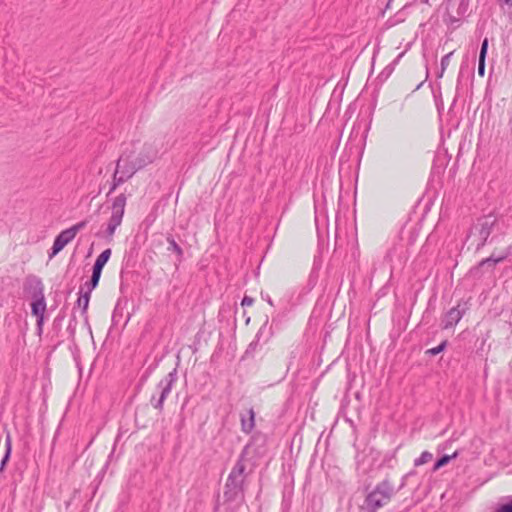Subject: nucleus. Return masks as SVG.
Wrapping results in <instances>:
<instances>
[{"instance_id": "1", "label": "nucleus", "mask_w": 512, "mask_h": 512, "mask_svg": "<svg viewBox=\"0 0 512 512\" xmlns=\"http://www.w3.org/2000/svg\"><path fill=\"white\" fill-rule=\"evenodd\" d=\"M246 448L240 454L238 460L230 471L224 490V497L228 501L243 498V485L246 478Z\"/></svg>"}, {"instance_id": "2", "label": "nucleus", "mask_w": 512, "mask_h": 512, "mask_svg": "<svg viewBox=\"0 0 512 512\" xmlns=\"http://www.w3.org/2000/svg\"><path fill=\"white\" fill-rule=\"evenodd\" d=\"M396 493L392 483L388 479L379 482L369 492L361 506V512H376L387 505Z\"/></svg>"}, {"instance_id": "3", "label": "nucleus", "mask_w": 512, "mask_h": 512, "mask_svg": "<svg viewBox=\"0 0 512 512\" xmlns=\"http://www.w3.org/2000/svg\"><path fill=\"white\" fill-rule=\"evenodd\" d=\"M149 157L143 159L141 161H135L134 159V150L132 151H124L121 156L116 161V167L114 173L124 181H128L130 178L134 176V174L147 166L149 164Z\"/></svg>"}, {"instance_id": "4", "label": "nucleus", "mask_w": 512, "mask_h": 512, "mask_svg": "<svg viewBox=\"0 0 512 512\" xmlns=\"http://www.w3.org/2000/svg\"><path fill=\"white\" fill-rule=\"evenodd\" d=\"M24 289L31 295L32 298V315L35 317L44 316L46 311V300L44 296V286L41 279L36 276L27 277Z\"/></svg>"}, {"instance_id": "5", "label": "nucleus", "mask_w": 512, "mask_h": 512, "mask_svg": "<svg viewBox=\"0 0 512 512\" xmlns=\"http://www.w3.org/2000/svg\"><path fill=\"white\" fill-rule=\"evenodd\" d=\"M127 197L124 193H121L120 195L116 196L113 199L112 206H111V216L109 218V221L107 223V227L105 229V238L109 241L112 240L116 229L121 225L125 207H126Z\"/></svg>"}, {"instance_id": "6", "label": "nucleus", "mask_w": 512, "mask_h": 512, "mask_svg": "<svg viewBox=\"0 0 512 512\" xmlns=\"http://www.w3.org/2000/svg\"><path fill=\"white\" fill-rule=\"evenodd\" d=\"M177 381V370L173 369L171 372H169L163 379L159 381L157 384V391L159 392V396H156L153 394L150 398V404L155 409L162 411L164 407V402L166 398L171 393V390L174 386V384Z\"/></svg>"}, {"instance_id": "7", "label": "nucleus", "mask_w": 512, "mask_h": 512, "mask_svg": "<svg viewBox=\"0 0 512 512\" xmlns=\"http://www.w3.org/2000/svg\"><path fill=\"white\" fill-rule=\"evenodd\" d=\"M496 219L492 215L481 217L472 226L469 237H475L478 240L477 249L483 247L489 238Z\"/></svg>"}, {"instance_id": "8", "label": "nucleus", "mask_w": 512, "mask_h": 512, "mask_svg": "<svg viewBox=\"0 0 512 512\" xmlns=\"http://www.w3.org/2000/svg\"><path fill=\"white\" fill-rule=\"evenodd\" d=\"M470 0H448L447 16L451 23L459 21L468 11Z\"/></svg>"}, {"instance_id": "9", "label": "nucleus", "mask_w": 512, "mask_h": 512, "mask_svg": "<svg viewBox=\"0 0 512 512\" xmlns=\"http://www.w3.org/2000/svg\"><path fill=\"white\" fill-rule=\"evenodd\" d=\"M74 238L75 236L69 231V228L61 231L54 239L49 257L52 258L58 254Z\"/></svg>"}, {"instance_id": "10", "label": "nucleus", "mask_w": 512, "mask_h": 512, "mask_svg": "<svg viewBox=\"0 0 512 512\" xmlns=\"http://www.w3.org/2000/svg\"><path fill=\"white\" fill-rule=\"evenodd\" d=\"M463 313L459 307L451 308L443 318V328L449 329L454 327L462 318Z\"/></svg>"}, {"instance_id": "11", "label": "nucleus", "mask_w": 512, "mask_h": 512, "mask_svg": "<svg viewBox=\"0 0 512 512\" xmlns=\"http://www.w3.org/2000/svg\"><path fill=\"white\" fill-rule=\"evenodd\" d=\"M255 427V412L250 408L246 414L241 415V430L249 434Z\"/></svg>"}, {"instance_id": "12", "label": "nucleus", "mask_w": 512, "mask_h": 512, "mask_svg": "<svg viewBox=\"0 0 512 512\" xmlns=\"http://www.w3.org/2000/svg\"><path fill=\"white\" fill-rule=\"evenodd\" d=\"M91 293L88 291H85L82 293V290L80 291V296L77 300V306L81 308V315L84 317V321L86 325H89L88 323V307H89V301H90Z\"/></svg>"}, {"instance_id": "13", "label": "nucleus", "mask_w": 512, "mask_h": 512, "mask_svg": "<svg viewBox=\"0 0 512 512\" xmlns=\"http://www.w3.org/2000/svg\"><path fill=\"white\" fill-rule=\"evenodd\" d=\"M146 157H149L150 161L149 164L152 163L156 157H157V151L148 144H145L142 148V150L138 153V155L134 154L135 161H141L143 159H146Z\"/></svg>"}, {"instance_id": "14", "label": "nucleus", "mask_w": 512, "mask_h": 512, "mask_svg": "<svg viewBox=\"0 0 512 512\" xmlns=\"http://www.w3.org/2000/svg\"><path fill=\"white\" fill-rule=\"evenodd\" d=\"M111 249H105L95 260V263L93 265V270L97 272L102 273V269L105 266V264L108 262L110 256H111Z\"/></svg>"}, {"instance_id": "15", "label": "nucleus", "mask_w": 512, "mask_h": 512, "mask_svg": "<svg viewBox=\"0 0 512 512\" xmlns=\"http://www.w3.org/2000/svg\"><path fill=\"white\" fill-rule=\"evenodd\" d=\"M508 255H509L508 251L499 256H495L494 254H492L490 257L485 258L482 261H480L479 266L480 267H484V266L494 267L496 264L504 261L508 257Z\"/></svg>"}, {"instance_id": "16", "label": "nucleus", "mask_w": 512, "mask_h": 512, "mask_svg": "<svg viewBox=\"0 0 512 512\" xmlns=\"http://www.w3.org/2000/svg\"><path fill=\"white\" fill-rule=\"evenodd\" d=\"M11 451H12V438H11L10 433L7 432L6 438H5V454L0 463V471L1 472L4 470L6 463L10 458Z\"/></svg>"}, {"instance_id": "17", "label": "nucleus", "mask_w": 512, "mask_h": 512, "mask_svg": "<svg viewBox=\"0 0 512 512\" xmlns=\"http://www.w3.org/2000/svg\"><path fill=\"white\" fill-rule=\"evenodd\" d=\"M100 277H101V272L92 270V275H91L89 282L85 283V286L87 287L86 291L91 293L97 287Z\"/></svg>"}, {"instance_id": "18", "label": "nucleus", "mask_w": 512, "mask_h": 512, "mask_svg": "<svg viewBox=\"0 0 512 512\" xmlns=\"http://www.w3.org/2000/svg\"><path fill=\"white\" fill-rule=\"evenodd\" d=\"M453 53L454 52L451 51V52H449L448 54H446V55H444L442 57V59H441V67H440V71L437 73V78H442L443 77L445 70L449 66L450 59H451Z\"/></svg>"}, {"instance_id": "19", "label": "nucleus", "mask_w": 512, "mask_h": 512, "mask_svg": "<svg viewBox=\"0 0 512 512\" xmlns=\"http://www.w3.org/2000/svg\"><path fill=\"white\" fill-rule=\"evenodd\" d=\"M457 455H458V453H457V452H454L452 455H443L442 457H440V458L436 461V463H435V465H434V470H437V469H439V468H441V467H443V466L447 465V464L449 463V461H450L451 459L456 458V457H457Z\"/></svg>"}, {"instance_id": "20", "label": "nucleus", "mask_w": 512, "mask_h": 512, "mask_svg": "<svg viewBox=\"0 0 512 512\" xmlns=\"http://www.w3.org/2000/svg\"><path fill=\"white\" fill-rule=\"evenodd\" d=\"M125 182L126 181H124L123 178L120 177V175L117 176L115 173H113L112 181L107 196L113 193L120 185H122Z\"/></svg>"}, {"instance_id": "21", "label": "nucleus", "mask_w": 512, "mask_h": 512, "mask_svg": "<svg viewBox=\"0 0 512 512\" xmlns=\"http://www.w3.org/2000/svg\"><path fill=\"white\" fill-rule=\"evenodd\" d=\"M167 242L169 243L168 250L175 252L179 257H182L183 250L182 248L177 244V242L172 238L168 237Z\"/></svg>"}, {"instance_id": "22", "label": "nucleus", "mask_w": 512, "mask_h": 512, "mask_svg": "<svg viewBox=\"0 0 512 512\" xmlns=\"http://www.w3.org/2000/svg\"><path fill=\"white\" fill-rule=\"evenodd\" d=\"M432 457L433 456H432V454L430 452L424 451V452L421 453V455L418 458H416L414 460V465L415 466L423 465V464L429 462L432 459Z\"/></svg>"}, {"instance_id": "23", "label": "nucleus", "mask_w": 512, "mask_h": 512, "mask_svg": "<svg viewBox=\"0 0 512 512\" xmlns=\"http://www.w3.org/2000/svg\"><path fill=\"white\" fill-rule=\"evenodd\" d=\"M494 512H512V496L508 497L505 503L499 504Z\"/></svg>"}, {"instance_id": "24", "label": "nucleus", "mask_w": 512, "mask_h": 512, "mask_svg": "<svg viewBox=\"0 0 512 512\" xmlns=\"http://www.w3.org/2000/svg\"><path fill=\"white\" fill-rule=\"evenodd\" d=\"M446 346H447V341H443V342H441L437 347H434V348L428 349V350L426 351V354L431 355V356L438 355L439 353H441L442 351H444V349L446 348Z\"/></svg>"}, {"instance_id": "25", "label": "nucleus", "mask_w": 512, "mask_h": 512, "mask_svg": "<svg viewBox=\"0 0 512 512\" xmlns=\"http://www.w3.org/2000/svg\"><path fill=\"white\" fill-rule=\"evenodd\" d=\"M488 46H489L488 38H485L482 41V44H481L480 53H479V59H482V60L486 59L487 51H488Z\"/></svg>"}, {"instance_id": "26", "label": "nucleus", "mask_w": 512, "mask_h": 512, "mask_svg": "<svg viewBox=\"0 0 512 512\" xmlns=\"http://www.w3.org/2000/svg\"><path fill=\"white\" fill-rule=\"evenodd\" d=\"M87 225V221H81L69 228V231L76 237L77 233L81 231Z\"/></svg>"}, {"instance_id": "27", "label": "nucleus", "mask_w": 512, "mask_h": 512, "mask_svg": "<svg viewBox=\"0 0 512 512\" xmlns=\"http://www.w3.org/2000/svg\"><path fill=\"white\" fill-rule=\"evenodd\" d=\"M76 325H77L76 317L74 314H72L71 319L68 324V327H67V330L70 332L71 335H73L75 333Z\"/></svg>"}, {"instance_id": "28", "label": "nucleus", "mask_w": 512, "mask_h": 512, "mask_svg": "<svg viewBox=\"0 0 512 512\" xmlns=\"http://www.w3.org/2000/svg\"><path fill=\"white\" fill-rule=\"evenodd\" d=\"M478 75L480 77L485 75V60L478 59Z\"/></svg>"}, {"instance_id": "29", "label": "nucleus", "mask_w": 512, "mask_h": 512, "mask_svg": "<svg viewBox=\"0 0 512 512\" xmlns=\"http://www.w3.org/2000/svg\"><path fill=\"white\" fill-rule=\"evenodd\" d=\"M267 323H268V320H266V322L264 323V325L259 329V331H258V332H257V334H256V340H255L254 342H252V343L250 344V346H252V345H256V344H257V342L260 340V337H261V335L263 334V332H264V330H265V328H266V326H267Z\"/></svg>"}, {"instance_id": "30", "label": "nucleus", "mask_w": 512, "mask_h": 512, "mask_svg": "<svg viewBox=\"0 0 512 512\" xmlns=\"http://www.w3.org/2000/svg\"><path fill=\"white\" fill-rule=\"evenodd\" d=\"M37 318V331H38V334L40 335L42 333V329H43V323H44V316H36Z\"/></svg>"}, {"instance_id": "31", "label": "nucleus", "mask_w": 512, "mask_h": 512, "mask_svg": "<svg viewBox=\"0 0 512 512\" xmlns=\"http://www.w3.org/2000/svg\"><path fill=\"white\" fill-rule=\"evenodd\" d=\"M261 298L266 301L270 306H274V302L268 293L261 292Z\"/></svg>"}, {"instance_id": "32", "label": "nucleus", "mask_w": 512, "mask_h": 512, "mask_svg": "<svg viewBox=\"0 0 512 512\" xmlns=\"http://www.w3.org/2000/svg\"><path fill=\"white\" fill-rule=\"evenodd\" d=\"M254 300L252 297L244 296L242 299L241 305L242 306H251L253 304Z\"/></svg>"}, {"instance_id": "33", "label": "nucleus", "mask_w": 512, "mask_h": 512, "mask_svg": "<svg viewBox=\"0 0 512 512\" xmlns=\"http://www.w3.org/2000/svg\"><path fill=\"white\" fill-rule=\"evenodd\" d=\"M500 7L512 8V0H497Z\"/></svg>"}, {"instance_id": "34", "label": "nucleus", "mask_w": 512, "mask_h": 512, "mask_svg": "<svg viewBox=\"0 0 512 512\" xmlns=\"http://www.w3.org/2000/svg\"><path fill=\"white\" fill-rule=\"evenodd\" d=\"M407 476H408V475H405V476L403 477V480H402V483H401V485H400L399 489H401V488H403V487H404V485H405V479H406V477H407Z\"/></svg>"}, {"instance_id": "35", "label": "nucleus", "mask_w": 512, "mask_h": 512, "mask_svg": "<svg viewBox=\"0 0 512 512\" xmlns=\"http://www.w3.org/2000/svg\"><path fill=\"white\" fill-rule=\"evenodd\" d=\"M391 2H392V0H389V1H388L387 6H386V8H387V9H389V8H390V6H391Z\"/></svg>"}]
</instances>
